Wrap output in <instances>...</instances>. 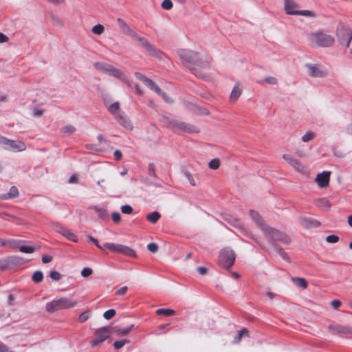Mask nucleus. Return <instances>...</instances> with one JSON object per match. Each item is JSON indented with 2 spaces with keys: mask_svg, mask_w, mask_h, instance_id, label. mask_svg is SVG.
<instances>
[{
  "mask_svg": "<svg viewBox=\"0 0 352 352\" xmlns=\"http://www.w3.org/2000/svg\"><path fill=\"white\" fill-rule=\"evenodd\" d=\"M183 64L188 67L191 72L199 78H206V72L210 69L212 60L210 57L204 58L197 53L185 49H180L177 51Z\"/></svg>",
  "mask_w": 352,
  "mask_h": 352,
  "instance_id": "1",
  "label": "nucleus"
},
{
  "mask_svg": "<svg viewBox=\"0 0 352 352\" xmlns=\"http://www.w3.org/2000/svg\"><path fill=\"white\" fill-rule=\"evenodd\" d=\"M88 239L89 241L92 242L100 250L107 249L112 252L120 253L132 258L136 256V252L132 248L126 245L113 243H105L102 245H100L96 238L89 236Z\"/></svg>",
  "mask_w": 352,
  "mask_h": 352,
  "instance_id": "2",
  "label": "nucleus"
},
{
  "mask_svg": "<svg viewBox=\"0 0 352 352\" xmlns=\"http://www.w3.org/2000/svg\"><path fill=\"white\" fill-rule=\"evenodd\" d=\"M307 40L309 44L315 47H327L333 45L334 38L321 32H312L308 34Z\"/></svg>",
  "mask_w": 352,
  "mask_h": 352,
  "instance_id": "3",
  "label": "nucleus"
},
{
  "mask_svg": "<svg viewBox=\"0 0 352 352\" xmlns=\"http://www.w3.org/2000/svg\"><path fill=\"white\" fill-rule=\"evenodd\" d=\"M76 301L67 297H61L54 299L45 305L46 311L53 313L61 309H68L74 307L76 305Z\"/></svg>",
  "mask_w": 352,
  "mask_h": 352,
  "instance_id": "4",
  "label": "nucleus"
},
{
  "mask_svg": "<svg viewBox=\"0 0 352 352\" xmlns=\"http://www.w3.org/2000/svg\"><path fill=\"white\" fill-rule=\"evenodd\" d=\"M263 233L273 243L279 241L285 244H289L291 242V239L287 234L270 226L264 228Z\"/></svg>",
  "mask_w": 352,
  "mask_h": 352,
  "instance_id": "5",
  "label": "nucleus"
},
{
  "mask_svg": "<svg viewBox=\"0 0 352 352\" xmlns=\"http://www.w3.org/2000/svg\"><path fill=\"white\" fill-rule=\"evenodd\" d=\"M131 37L137 41L140 47L145 48L150 55L156 58H161V52L151 44L146 38L140 36L135 32Z\"/></svg>",
  "mask_w": 352,
  "mask_h": 352,
  "instance_id": "6",
  "label": "nucleus"
},
{
  "mask_svg": "<svg viewBox=\"0 0 352 352\" xmlns=\"http://www.w3.org/2000/svg\"><path fill=\"white\" fill-rule=\"evenodd\" d=\"M25 263L24 259L17 256H10L0 258V270L6 271Z\"/></svg>",
  "mask_w": 352,
  "mask_h": 352,
  "instance_id": "7",
  "label": "nucleus"
},
{
  "mask_svg": "<svg viewBox=\"0 0 352 352\" xmlns=\"http://www.w3.org/2000/svg\"><path fill=\"white\" fill-rule=\"evenodd\" d=\"M284 7L286 14L289 15L314 16L309 10H297L298 6L294 0H284Z\"/></svg>",
  "mask_w": 352,
  "mask_h": 352,
  "instance_id": "8",
  "label": "nucleus"
},
{
  "mask_svg": "<svg viewBox=\"0 0 352 352\" xmlns=\"http://www.w3.org/2000/svg\"><path fill=\"white\" fill-rule=\"evenodd\" d=\"M337 37L342 45L349 47L352 39V30L341 24L337 28Z\"/></svg>",
  "mask_w": 352,
  "mask_h": 352,
  "instance_id": "9",
  "label": "nucleus"
},
{
  "mask_svg": "<svg viewBox=\"0 0 352 352\" xmlns=\"http://www.w3.org/2000/svg\"><path fill=\"white\" fill-rule=\"evenodd\" d=\"M235 254L230 248H225L221 250L219 255V262L224 268H230L234 263Z\"/></svg>",
  "mask_w": 352,
  "mask_h": 352,
  "instance_id": "10",
  "label": "nucleus"
},
{
  "mask_svg": "<svg viewBox=\"0 0 352 352\" xmlns=\"http://www.w3.org/2000/svg\"><path fill=\"white\" fill-rule=\"evenodd\" d=\"M0 144L3 145L6 149H10L13 151H23L26 148L24 142L10 140L3 136H0Z\"/></svg>",
  "mask_w": 352,
  "mask_h": 352,
  "instance_id": "11",
  "label": "nucleus"
},
{
  "mask_svg": "<svg viewBox=\"0 0 352 352\" xmlns=\"http://www.w3.org/2000/svg\"><path fill=\"white\" fill-rule=\"evenodd\" d=\"M96 338L94 339L91 344L93 346H98L106 340L110 336L108 327H102L97 329L95 332Z\"/></svg>",
  "mask_w": 352,
  "mask_h": 352,
  "instance_id": "12",
  "label": "nucleus"
},
{
  "mask_svg": "<svg viewBox=\"0 0 352 352\" xmlns=\"http://www.w3.org/2000/svg\"><path fill=\"white\" fill-rule=\"evenodd\" d=\"M306 67L308 69L309 76L311 77L324 78L327 76V72L318 65L307 63Z\"/></svg>",
  "mask_w": 352,
  "mask_h": 352,
  "instance_id": "13",
  "label": "nucleus"
},
{
  "mask_svg": "<svg viewBox=\"0 0 352 352\" xmlns=\"http://www.w3.org/2000/svg\"><path fill=\"white\" fill-rule=\"evenodd\" d=\"M331 172L323 171L316 176V182L320 188H325L329 186Z\"/></svg>",
  "mask_w": 352,
  "mask_h": 352,
  "instance_id": "14",
  "label": "nucleus"
},
{
  "mask_svg": "<svg viewBox=\"0 0 352 352\" xmlns=\"http://www.w3.org/2000/svg\"><path fill=\"white\" fill-rule=\"evenodd\" d=\"M109 75L112 76L115 78H118L121 81L125 82L127 84L128 86H131V84L128 80V78L126 75V74L120 70V69H118L112 65L111 71L109 74Z\"/></svg>",
  "mask_w": 352,
  "mask_h": 352,
  "instance_id": "15",
  "label": "nucleus"
},
{
  "mask_svg": "<svg viewBox=\"0 0 352 352\" xmlns=\"http://www.w3.org/2000/svg\"><path fill=\"white\" fill-rule=\"evenodd\" d=\"M283 157L289 164H290L297 171L302 172L303 170V166L297 159L294 158L292 156L288 154L283 155Z\"/></svg>",
  "mask_w": 352,
  "mask_h": 352,
  "instance_id": "16",
  "label": "nucleus"
},
{
  "mask_svg": "<svg viewBox=\"0 0 352 352\" xmlns=\"http://www.w3.org/2000/svg\"><path fill=\"white\" fill-rule=\"evenodd\" d=\"M117 22L122 32L127 36H131L134 30L122 18H118Z\"/></svg>",
  "mask_w": 352,
  "mask_h": 352,
  "instance_id": "17",
  "label": "nucleus"
},
{
  "mask_svg": "<svg viewBox=\"0 0 352 352\" xmlns=\"http://www.w3.org/2000/svg\"><path fill=\"white\" fill-rule=\"evenodd\" d=\"M176 127L179 130L187 133H197L199 129L197 126L185 122H177Z\"/></svg>",
  "mask_w": 352,
  "mask_h": 352,
  "instance_id": "18",
  "label": "nucleus"
},
{
  "mask_svg": "<svg viewBox=\"0 0 352 352\" xmlns=\"http://www.w3.org/2000/svg\"><path fill=\"white\" fill-rule=\"evenodd\" d=\"M250 215L251 218L257 223L263 232H264V228H268V226L265 223L261 215L253 210L250 211Z\"/></svg>",
  "mask_w": 352,
  "mask_h": 352,
  "instance_id": "19",
  "label": "nucleus"
},
{
  "mask_svg": "<svg viewBox=\"0 0 352 352\" xmlns=\"http://www.w3.org/2000/svg\"><path fill=\"white\" fill-rule=\"evenodd\" d=\"M300 223L302 227L307 229L317 228L320 225V223L318 220L311 218H302Z\"/></svg>",
  "mask_w": 352,
  "mask_h": 352,
  "instance_id": "20",
  "label": "nucleus"
},
{
  "mask_svg": "<svg viewBox=\"0 0 352 352\" xmlns=\"http://www.w3.org/2000/svg\"><path fill=\"white\" fill-rule=\"evenodd\" d=\"M116 119L125 129L130 130L133 129L132 124L126 116L122 114H118L116 116Z\"/></svg>",
  "mask_w": 352,
  "mask_h": 352,
  "instance_id": "21",
  "label": "nucleus"
},
{
  "mask_svg": "<svg viewBox=\"0 0 352 352\" xmlns=\"http://www.w3.org/2000/svg\"><path fill=\"white\" fill-rule=\"evenodd\" d=\"M20 241L10 239L8 240H5L3 239H0V246L2 247H8L12 249H17L19 247V243Z\"/></svg>",
  "mask_w": 352,
  "mask_h": 352,
  "instance_id": "22",
  "label": "nucleus"
},
{
  "mask_svg": "<svg viewBox=\"0 0 352 352\" xmlns=\"http://www.w3.org/2000/svg\"><path fill=\"white\" fill-rule=\"evenodd\" d=\"M94 66L97 70H98L101 72L105 73L107 74H109L111 71L112 65L105 63L96 62V63H94Z\"/></svg>",
  "mask_w": 352,
  "mask_h": 352,
  "instance_id": "23",
  "label": "nucleus"
},
{
  "mask_svg": "<svg viewBox=\"0 0 352 352\" xmlns=\"http://www.w3.org/2000/svg\"><path fill=\"white\" fill-rule=\"evenodd\" d=\"M242 93V90L240 88V84L239 82L236 83L232 91L230 94V100L232 102H236L238 98L240 97L241 94Z\"/></svg>",
  "mask_w": 352,
  "mask_h": 352,
  "instance_id": "24",
  "label": "nucleus"
},
{
  "mask_svg": "<svg viewBox=\"0 0 352 352\" xmlns=\"http://www.w3.org/2000/svg\"><path fill=\"white\" fill-rule=\"evenodd\" d=\"M93 209L95 210V212L98 214V217L102 219H106L109 217V214L107 212V210L104 208H100L98 206H94Z\"/></svg>",
  "mask_w": 352,
  "mask_h": 352,
  "instance_id": "25",
  "label": "nucleus"
},
{
  "mask_svg": "<svg viewBox=\"0 0 352 352\" xmlns=\"http://www.w3.org/2000/svg\"><path fill=\"white\" fill-rule=\"evenodd\" d=\"M160 217V213L157 211L153 212L146 215V219L152 223H157Z\"/></svg>",
  "mask_w": 352,
  "mask_h": 352,
  "instance_id": "26",
  "label": "nucleus"
},
{
  "mask_svg": "<svg viewBox=\"0 0 352 352\" xmlns=\"http://www.w3.org/2000/svg\"><path fill=\"white\" fill-rule=\"evenodd\" d=\"M292 281L298 287L306 289L308 286L307 280L304 278L296 277L292 278Z\"/></svg>",
  "mask_w": 352,
  "mask_h": 352,
  "instance_id": "27",
  "label": "nucleus"
},
{
  "mask_svg": "<svg viewBox=\"0 0 352 352\" xmlns=\"http://www.w3.org/2000/svg\"><path fill=\"white\" fill-rule=\"evenodd\" d=\"M146 85L151 90L154 91L158 94H161V89L150 78L146 83Z\"/></svg>",
  "mask_w": 352,
  "mask_h": 352,
  "instance_id": "28",
  "label": "nucleus"
},
{
  "mask_svg": "<svg viewBox=\"0 0 352 352\" xmlns=\"http://www.w3.org/2000/svg\"><path fill=\"white\" fill-rule=\"evenodd\" d=\"M156 314L157 315H163V316H173L175 314V311L173 309H170L161 308V309H157Z\"/></svg>",
  "mask_w": 352,
  "mask_h": 352,
  "instance_id": "29",
  "label": "nucleus"
},
{
  "mask_svg": "<svg viewBox=\"0 0 352 352\" xmlns=\"http://www.w3.org/2000/svg\"><path fill=\"white\" fill-rule=\"evenodd\" d=\"M243 336H248V331L244 328L238 332V335L234 338V342L239 343Z\"/></svg>",
  "mask_w": 352,
  "mask_h": 352,
  "instance_id": "30",
  "label": "nucleus"
},
{
  "mask_svg": "<svg viewBox=\"0 0 352 352\" xmlns=\"http://www.w3.org/2000/svg\"><path fill=\"white\" fill-rule=\"evenodd\" d=\"M63 236L73 242H77L78 241L77 236L68 229L64 231Z\"/></svg>",
  "mask_w": 352,
  "mask_h": 352,
  "instance_id": "31",
  "label": "nucleus"
},
{
  "mask_svg": "<svg viewBox=\"0 0 352 352\" xmlns=\"http://www.w3.org/2000/svg\"><path fill=\"white\" fill-rule=\"evenodd\" d=\"M274 248L277 253L279 254V255L283 258V259L287 261H289V258L287 254L284 251L283 248H281L280 246L277 245H274Z\"/></svg>",
  "mask_w": 352,
  "mask_h": 352,
  "instance_id": "32",
  "label": "nucleus"
},
{
  "mask_svg": "<svg viewBox=\"0 0 352 352\" xmlns=\"http://www.w3.org/2000/svg\"><path fill=\"white\" fill-rule=\"evenodd\" d=\"M32 279L34 283H38L43 280V274L41 271H36L33 274Z\"/></svg>",
  "mask_w": 352,
  "mask_h": 352,
  "instance_id": "33",
  "label": "nucleus"
},
{
  "mask_svg": "<svg viewBox=\"0 0 352 352\" xmlns=\"http://www.w3.org/2000/svg\"><path fill=\"white\" fill-rule=\"evenodd\" d=\"M119 109H120V104L118 102H116L111 104L109 107L108 110L109 111L110 113H111L112 114L115 115V116H116V115L119 114L118 113Z\"/></svg>",
  "mask_w": 352,
  "mask_h": 352,
  "instance_id": "34",
  "label": "nucleus"
},
{
  "mask_svg": "<svg viewBox=\"0 0 352 352\" xmlns=\"http://www.w3.org/2000/svg\"><path fill=\"white\" fill-rule=\"evenodd\" d=\"M17 249H19V251L21 252L28 253V254L32 253L35 251V248L34 247L27 246V245H19V247Z\"/></svg>",
  "mask_w": 352,
  "mask_h": 352,
  "instance_id": "35",
  "label": "nucleus"
},
{
  "mask_svg": "<svg viewBox=\"0 0 352 352\" xmlns=\"http://www.w3.org/2000/svg\"><path fill=\"white\" fill-rule=\"evenodd\" d=\"M316 137L315 133L312 131H308L302 137V140L304 142H308L309 141L313 140Z\"/></svg>",
  "mask_w": 352,
  "mask_h": 352,
  "instance_id": "36",
  "label": "nucleus"
},
{
  "mask_svg": "<svg viewBox=\"0 0 352 352\" xmlns=\"http://www.w3.org/2000/svg\"><path fill=\"white\" fill-rule=\"evenodd\" d=\"M132 327L127 328H119L116 330V333L118 336H126L132 329Z\"/></svg>",
  "mask_w": 352,
  "mask_h": 352,
  "instance_id": "37",
  "label": "nucleus"
},
{
  "mask_svg": "<svg viewBox=\"0 0 352 352\" xmlns=\"http://www.w3.org/2000/svg\"><path fill=\"white\" fill-rule=\"evenodd\" d=\"M316 204L318 206L330 208L331 205L329 201L326 198H321L316 201Z\"/></svg>",
  "mask_w": 352,
  "mask_h": 352,
  "instance_id": "38",
  "label": "nucleus"
},
{
  "mask_svg": "<svg viewBox=\"0 0 352 352\" xmlns=\"http://www.w3.org/2000/svg\"><path fill=\"white\" fill-rule=\"evenodd\" d=\"M76 129L75 126H74L73 125L69 124V125L64 126L61 131L63 133H64L65 134L71 135V134L74 133L76 131Z\"/></svg>",
  "mask_w": 352,
  "mask_h": 352,
  "instance_id": "39",
  "label": "nucleus"
},
{
  "mask_svg": "<svg viewBox=\"0 0 352 352\" xmlns=\"http://www.w3.org/2000/svg\"><path fill=\"white\" fill-rule=\"evenodd\" d=\"M104 28L102 25L98 24L93 27L92 32L96 34H101L104 32Z\"/></svg>",
  "mask_w": 352,
  "mask_h": 352,
  "instance_id": "40",
  "label": "nucleus"
},
{
  "mask_svg": "<svg viewBox=\"0 0 352 352\" xmlns=\"http://www.w3.org/2000/svg\"><path fill=\"white\" fill-rule=\"evenodd\" d=\"M208 166L210 168L216 170L220 166V161L219 159H213L209 162Z\"/></svg>",
  "mask_w": 352,
  "mask_h": 352,
  "instance_id": "41",
  "label": "nucleus"
},
{
  "mask_svg": "<svg viewBox=\"0 0 352 352\" xmlns=\"http://www.w3.org/2000/svg\"><path fill=\"white\" fill-rule=\"evenodd\" d=\"M116 314V310L111 309L106 311L104 313L103 316L105 319L110 320L115 316Z\"/></svg>",
  "mask_w": 352,
  "mask_h": 352,
  "instance_id": "42",
  "label": "nucleus"
},
{
  "mask_svg": "<svg viewBox=\"0 0 352 352\" xmlns=\"http://www.w3.org/2000/svg\"><path fill=\"white\" fill-rule=\"evenodd\" d=\"M162 8L166 10L172 9L173 4L171 0H164L161 5Z\"/></svg>",
  "mask_w": 352,
  "mask_h": 352,
  "instance_id": "43",
  "label": "nucleus"
},
{
  "mask_svg": "<svg viewBox=\"0 0 352 352\" xmlns=\"http://www.w3.org/2000/svg\"><path fill=\"white\" fill-rule=\"evenodd\" d=\"M49 276L55 281H58L61 279V274L56 271H51L49 274Z\"/></svg>",
  "mask_w": 352,
  "mask_h": 352,
  "instance_id": "44",
  "label": "nucleus"
},
{
  "mask_svg": "<svg viewBox=\"0 0 352 352\" xmlns=\"http://www.w3.org/2000/svg\"><path fill=\"white\" fill-rule=\"evenodd\" d=\"M129 340L123 339L120 340H117L113 343V346L116 349H121L124 345L126 343H129Z\"/></svg>",
  "mask_w": 352,
  "mask_h": 352,
  "instance_id": "45",
  "label": "nucleus"
},
{
  "mask_svg": "<svg viewBox=\"0 0 352 352\" xmlns=\"http://www.w3.org/2000/svg\"><path fill=\"white\" fill-rule=\"evenodd\" d=\"M338 331L340 333H342L344 334H351L352 335V328L340 326L338 327Z\"/></svg>",
  "mask_w": 352,
  "mask_h": 352,
  "instance_id": "46",
  "label": "nucleus"
},
{
  "mask_svg": "<svg viewBox=\"0 0 352 352\" xmlns=\"http://www.w3.org/2000/svg\"><path fill=\"white\" fill-rule=\"evenodd\" d=\"M120 210L122 213L127 214H131L133 211V208L129 205H124L121 206Z\"/></svg>",
  "mask_w": 352,
  "mask_h": 352,
  "instance_id": "47",
  "label": "nucleus"
},
{
  "mask_svg": "<svg viewBox=\"0 0 352 352\" xmlns=\"http://www.w3.org/2000/svg\"><path fill=\"white\" fill-rule=\"evenodd\" d=\"M134 75H135V78L137 79L141 80L145 85H146V83L147 82V81L149 79L148 78H147L146 76H144L143 74H142L140 72H135Z\"/></svg>",
  "mask_w": 352,
  "mask_h": 352,
  "instance_id": "48",
  "label": "nucleus"
},
{
  "mask_svg": "<svg viewBox=\"0 0 352 352\" xmlns=\"http://www.w3.org/2000/svg\"><path fill=\"white\" fill-rule=\"evenodd\" d=\"M326 241L330 243H335L339 241V237L334 234L329 235L327 236Z\"/></svg>",
  "mask_w": 352,
  "mask_h": 352,
  "instance_id": "49",
  "label": "nucleus"
},
{
  "mask_svg": "<svg viewBox=\"0 0 352 352\" xmlns=\"http://www.w3.org/2000/svg\"><path fill=\"white\" fill-rule=\"evenodd\" d=\"M147 248L151 252L155 253L158 250V245L155 243H150L148 244Z\"/></svg>",
  "mask_w": 352,
  "mask_h": 352,
  "instance_id": "50",
  "label": "nucleus"
},
{
  "mask_svg": "<svg viewBox=\"0 0 352 352\" xmlns=\"http://www.w3.org/2000/svg\"><path fill=\"white\" fill-rule=\"evenodd\" d=\"M93 273V271L89 267H84L82 270L81 271V275L83 277H88Z\"/></svg>",
  "mask_w": 352,
  "mask_h": 352,
  "instance_id": "51",
  "label": "nucleus"
},
{
  "mask_svg": "<svg viewBox=\"0 0 352 352\" xmlns=\"http://www.w3.org/2000/svg\"><path fill=\"white\" fill-rule=\"evenodd\" d=\"M112 219L114 223H118L121 220V215L118 212H114L111 214Z\"/></svg>",
  "mask_w": 352,
  "mask_h": 352,
  "instance_id": "52",
  "label": "nucleus"
},
{
  "mask_svg": "<svg viewBox=\"0 0 352 352\" xmlns=\"http://www.w3.org/2000/svg\"><path fill=\"white\" fill-rule=\"evenodd\" d=\"M263 82L270 84V85H276L277 84V80L276 78L273 76H269L264 79Z\"/></svg>",
  "mask_w": 352,
  "mask_h": 352,
  "instance_id": "53",
  "label": "nucleus"
},
{
  "mask_svg": "<svg viewBox=\"0 0 352 352\" xmlns=\"http://www.w3.org/2000/svg\"><path fill=\"white\" fill-rule=\"evenodd\" d=\"M89 318V314L87 312L82 313L78 317V321L81 323L85 322Z\"/></svg>",
  "mask_w": 352,
  "mask_h": 352,
  "instance_id": "54",
  "label": "nucleus"
},
{
  "mask_svg": "<svg viewBox=\"0 0 352 352\" xmlns=\"http://www.w3.org/2000/svg\"><path fill=\"white\" fill-rule=\"evenodd\" d=\"M128 287L126 286H123L116 292V294L117 296H124L126 293Z\"/></svg>",
  "mask_w": 352,
  "mask_h": 352,
  "instance_id": "55",
  "label": "nucleus"
},
{
  "mask_svg": "<svg viewBox=\"0 0 352 352\" xmlns=\"http://www.w3.org/2000/svg\"><path fill=\"white\" fill-rule=\"evenodd\" d=\"M148 174L151 176L156 177V173L155 170V165L152 163L149 164L148 165Z\"/></svg>",
  "mask_w": 352,
  "mask_h": 352,
  "instance_id": "56",
  "label": "nucleus"
},
{
  "mask_svg": "<svg viewBox=\"0 0 352 352\" xmlns=\"http://www.w3.org/2000/svg\"><path fill=\"white\" fill-rule=\"evenodd\" d=\"M18 194H19V192H18L17 188L15 186L11 187V188L10 190V192H9V195H10V197H16L18 195Z\"/></svg>",
  "mask_w": 352,
  "mask_h": 352,
  "instance_id": "57",
  "label": "nucleus"
},
{
  "mask_svg": "<svg viewBox=\"0 0 352 352\" xmlns=\"http://www.w3.org/2000/svg\"><path fill=\"white\" fill-rule=\"evenodd\" d=\"M230 223L231 224H232L234 227H236V228H241L242 229L243 228V225L242 223L238 220V219H233L232 220L230 221Z\"/></svg>",
  "mask_w": 352,
  "mask_h": 352,
  "instance_id": "58",
  "label": "nucleus"
},
{
  "mask_svg": "<svg viewBox=\"0 0 352 352\" xmlns=\"http://www.w3.org/2000/svg\"><path fill=\"white\" fill-rule=\"evenodd\" d=\"M52 261V256L50 255H44L42 256V261L44 263H50Z\"/></svg>",
  "mask_w": 352,
  "mask_h": 352,
  "instance_id": "59",
  "label": "nucleus"
},
{
  "mask_svg": "<svg viewBox=\"0 0 352 352\" xmlns=\"http://www.w3.org/2000/svg\"><path fill=\"white\" fill-rule=\"evenodd\" d=\"M331 305L334 309H337L341 305V302L338 300H334L331 301Z\"/></svg>",
  "mask_w": 352,
  "mask_h": 352,
  "instance_id": "60",
  "label": "nucleus"
},
{
  "mask_svg": "<svg viewBox=\"0 0 352 352\" xmlns=\"http://www.w3.org/2000/svg\"><path fill=\"white\" fill-rule=\"evenodd\" d=\"M197 272L201 275H205L207 273L208 270L205 267L200 266L197 267Z\"/></svg>",
  "mask_w": 352,
  "mask_h": 352,
  "instance_id": "61",
  "label": "nucleus"
},
{
  "mask_svg": "<svg viewBox=\"0 0 352 352\" xmlns=\"http://www.w3.org/2000/svg\"><path fill=\"white\" fill-rule=\"evenodd\" d=\"M122 157V154L119 150H116L114 152V157H115L116 160H117V161L120 160Z\"/></svg>",
  "mask_w": 352,
  "mask_h": 352,
  "instance_id": "62",
  "label": "nucleus"
},
{
  "mask_svg": "<svg viewBox=\"0 0 352 352\" xmlns=\"http://www.w3.org/2000/svg\"><path fill=\"white\" fill-rule=\"evenodd\" d=\"M43 113V111L41 109H34L32 114L35 117H39L42 116Z\"/></svg>",
  "mask_w": 352,
  "mask_h": 352,
  "instance_id": "63",
  "label": "nucleus"
},
{
  "mask_svg": "<svg viewBox=\"0 0 352 352\" xmlns=\"http://www.w3.org/2000/svg\"><path fill=\"white\" fill-rule=\"evenodd\" d=\"M8 41V37L6 34L0 32V43H6Z\"/></svg>",
  "mask_w": 352,
  "mask_h": 352,
  "instance_id": "64",
  "label": "nucleus"
}]
</instances>
